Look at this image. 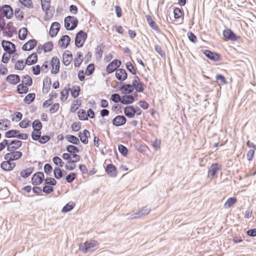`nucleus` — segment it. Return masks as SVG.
<instances>
[{"instance_id":"nucleus-39","label":"nucleus","mask_w":256,"mask_h":256,"mask_svg":"<svg viewBox=\"0 0 256 256\" xmlns=\"http://www.w3.org/2000/svg\"><path fill=\"white\" fill-rule=\"evenodd\" d=\"M126 68L134 76L136 74L137 68L134 66L130 62H128L126 64Z\"/></svg>"},{"instance_id":"nucleus-42","label":"nucleus","mask_w":256,"mask_h":256,"mask_svg":"<svg viewBox=\"0 0 256 256\" xmlns=\"http://www.w3.org/2000/svg\"><path fill=\"white\" fill-rule=\"evenodd\" d=\"M75 206V204L72 202H70L66 204L62 208V212L66 213L72 210Z\"/></svg>"},{"instance_id":"nucleus-31","label":"nucleus","mask_w":256,"mask_h":256,"mask_svg":"<svg viewBox=\"0 0 256 256\" xmlns=\"http://www.w3.org/2000/svg\"><path fill=\"white\" fill-rule=\"evenodd\" d=\"M83 61V54L80 52H76V57L74 59V66L78 68L80 66Z\"/></svg>"},{"instance_id":"nucleus-15","label":"nucleus","mask_w":256,"mask_h":256,"mask_svg":"<svg viewBox=\"0 0 256 256\" xmlns=\"http://www.w3.org/2000/svg\"><path fill=\"white\" fill-rule=\"evenodd\" d=\"M105 171L110 177L115 178L117 176V168L112 164H106L105 168Z\"/></svg>"},{"instance_id":"nucleus-35","label":"nucleus","mask_w":256,"mask_h":256,"mask_svg":"<svg viewBox=\"0 0 256 256\" xmlns=\"http://www.w3.org/2000/svg\"><path fill=\"white\" fill-rule=\"evenodd\" d=\"M216 83L220 86V85L226 84L228 83L226 78L222 74H217L216 76Z\"/></svg>"},{"instance_id":"nucleus-27","label":"nucleus","mask_w":256,"mask_h":256,"mask_svg":"<svg viewBox=\"0 0 256 256\" xmlns=\"http://www.w3.org/2000/svg\"><path fill=\"white\" fill-rule=\"evenodd\" d=\"M52 84L51 79L46 76L43 80V88L44 93H48L50 88Z\"/></svg>"},{"instance_id":"nucleus-60","label":"nucleus","mask_w":256,"mask_h":256,"mask_svg":"<svg viewBox=\"0 0 256 256\" xmlns=\"http://www.w3.org/2000/svg\"><path fill=\"white\" fill-rule=\"evenodd\" d=\"M12 121H14L16 119V122H18L22 120V114L20 112H16L14 114L12 115Z\"/></svg>"},{"instance_id":"nucleus-18","label":"nucleus","mask_w":256,"mask_h":256,"mask_svg":"<svg viewBox=\"0 0 256 256\" xmlns=\"http://www.w3.org/2000/svg\"><path fill=\"white\" fill-rule=\"evenodd\" d=\"M70 42V38L68 35L62 36L58 40V44L63 48H66Z\"/></svg>"},{"instance_id":"nucleus-17","label":"nucleus","mask_w":256,"mask_h":256,"mask_svg":"<svg viewBox=\"0 0 256 256\" xmlns=\"http://www.w3.org/2000/svg\"><path fill=\"white\" fill-rule=\"evenodd\" d=\"M6 80L10 84L16 85L20 82V78L18 74H10L6 77Z\"/></svg>"},{"instance_id":"nucleus-45","label":"nucleus","mask_w":256,"mask_h":256,"mask_svg":"<svg viewBox=\"0 0 256 256\" xmlns=\"http://www.w3.org/2000/svg\"><path fill=\"white\" fill-rule=\"evenodd\" d=\"M66 150L70 154H76L80 152V149L76 146L72 144L68 145L66 146Z\"/></svg>"},{"instance_id":"nucleus-34","label":"nucleus","mask_w":256,"mask_h":256,"mask_svg":"<svg viewBox=\"0 0 256 256\" xmlns=\"http://www.w3.org/2000/svg\"><path fill=\"white\" fill-rule=\"evenodd\" d=\"M54 6H50V8H48V10L45 12L44 20L46 21H48L53 16L54 12Z\"/></svg>"},{"instance_id":"nucleus-14","label":"nucleus","mask_w":256,"mask_h":256,"mask_svg":"<svg viewBox=\"0 0 256 256\" xmlns=\"http://www.w3.org/2000/svg\"><path fill=\"white\" fill-rule=\"evenodd\" d=\"M126 118L123 115H118L112 120V124L116 126H124L126 122Z\"/></svg>"},{"instance_id":"nucleus-36","label":"nucleus","mask_w":256,"mask_h":256,"mask_svg":"<svg viewBox=\"0 0 256 256\" xmlns=\"http://www.w3.org/2000/svg\"><path fill=\"white\" fill-rule=\"evenodd\" d=\"M81 88L79 86L74 85V86L70 90V94L73 98H77L80 92Z\"/></svg>"},{"instance_id":"nucleus-51","label":"nucleus","mask_w":256,"mask_h":256,"mask_svg":"<svg viewBox=\"0 0 256 256\" xmlns=\"http://www.w3.org/2000/svg\"><path fill=\"white\" fill-rule=\"evenodd\" d=\"M26 65L23 60H18L14 65V68L16 70H22L24 68Z\"/></svg>"},{"instance_id":"nucleus-21","label":"nucleus","mask_w":256,"mask_h":256,"mask_svg":"<svg viewBox=\"0 0 256 256\" xmlns=\"http://www.w3.org/2000/svg\"><path fill=\"white\" fill-rule=\"evenodd\" d=\"M38 62V55L35 52L30 54L26 60L25 64L31 66L34 64Z\"/></svg>"},{"instance_id":"nucleus-20","label":"nucleus","mask_w":256,"mask_h":256,"mask_svg":"<svg viewBox=\"0 0 256 256\" xmlns=\"http://www.w3.org/2000/svg\"><path fill=\"white\" fill-rule=\"evenodd\" d=\"M7 29L8 30V32L6 30H5L3 32V34L4 36H6L8 37H12V36L13 34H16V28L13 26V23L11 22H8L7 24Z\"/></svg>"},{"instance_id":"nucleus-6","label":"nucleus","mask_w":256,"mask_h":256,"mask_svg":"<svg viewBox=\"0 0 256 256\" xmlns=\"http://www.w3.org/2000/svg\"><path fill=\"white\" fill-rule=\"evenodd\" d=\"M201 52L210 60L214 62H220L222 60V56L218 52L209 50H202Z\"/></svg>"},{"instance_id":"nucleus-50","label":"nucleus","mask_w":256,"mask_h":256,"mask_svg":"<svg viewBox=\"0 0 256 256\" xmlns=\"http://www.w3.org/2000/svg\"><path fill=\"white\" fill-rule=\"evenodd\" d=\"M53 48L54 44L52 41L46 42L44 45V52H49L52 50Z\"/></svg>"},{"instance_id":"nucleus-19","label":"nucleus","mask_w":256,"mask_h":256,"mask_svg":"<svg viewBox=\"0 0 256 256\" xmlns=\"http://www.w3.org/2000/svg\"><path fill=\"white\" fill-rule=\"evenodd\" d=\"M146 18L148 23V24L156 32L158 33L160 32V30L159 28L158 24L154 20H152V18L150 15H146Z\"/></svg>"},{"instance_id":"nucleus-44","label":"nucleus","mask_w":256,"mask_h":256,"mask_svg":"<svg viewBox=\"0 0 256 256\" xmlns=\"http://www.w3.org/2000/svg\"><path fill=\"white\" fill-rule=\"evenodd\" d=\"M173 12L174 18L176 20L180 18L182 16L184 15L182 9L179 8H175Z\"/></svg>"},{"instance_id":"nucleus-24","label":"nucleus","mask_w":256,"mask_h":256,"mask_svg":"<svg viewBox=\"0 0 256 256\" xmlns=\"http://www.w3.org/2000/svg\"><path fill=\"white\" fill-rule=\"evenodd\" d=\"M10 42L6 40H2V46L4 50L9 55L14 54V50L10 48Z\"/></svg>"},{"instance_id":"nucleus-37","label":"nucleus","mask_w":256,"mask_h":256,"mask_svg":"<svg viewBox=\"0 0 256 256\" xmlns=\"http://www.w3.org/2000/svg\"><path fill=\"white\" fill-rule=\"evenodd\" d=\"M28 86L22 83L19 84L16 86V92L18 94H26L28 92Z\"/></svg>"},{"instance_id":"nucleus-3","label":"nucleus","mask_w":256,"mask_h":256,"mask_svg":"<svg viewBox=\"0 0 256 256\" xmlns=\"http://www.w3.org/2000/svg\"><path fill=\"white\" fill-rule=\"evenodd\" d=\"M78 19L74 16H68L64 19V26L68 30H74L78 25Z\"/></svg>"},{"instance_id":"nucleus-48","label":"nucleus","mask_w":256,"mask_h":256,"mask_svg":"<svg viewBox=\"0 0 256 256\" xmlns=\"http://www.w3.org/2000/svg\"><path fill=\"white\" fill-rule=\"evenodd\" d=\"M22 84L26 86H31L32 84V79L28 75H24L22 76Z\"/></svg>"},{"instance_id":"nucleus-52","label":"nucleus","mask_w":256,"mask_h":256,"mask_svg":"<svg viewBox=\"0 0 256 256\" xmlns=\"http://www.w3.org/2000/svg\"><path fill=\"white\" fill-rule=\"evenodd\" d=\"M78 116L80 120H87L88 118L86 114V112L84 109H80L78 112Z\"/></svg>"},{"instance_id":"nucleus-49","label":"nucleus","mask_w":256,"mask_h":256,"mask_svg":"<svg viewBox=\"0 0 256 256\" xmlns=\"http://www.w3.org/2000/svg\"><path fill=\"white\" fill-rule=\"evenodd\" d=\"M95 70L94 64L93 63L88 64L86 70V74L88 76L92 75Z\"/></svg>"},{"instance_id":"nucleus-16","label":"nucleus","mask_w":256,"mask_h":256,"mask_svg":"<svg viewBox=\"0 0 256 256\" xmlns=\"http://www.w3.org/2000/svg\"><path fill=\"white\" fill-rule=\"evenodd\" d=\"M78 136L82 143L86 144L88 142V138L90 137V132L88 130L84 129L78 133Z\"/></svg>"},{"instance_id":"nucleus-33","label":"nucleus","mask_w":256,"mask_h":256,"mask_svg":"<svg viewBox=\"0 0 256 256\" xmlns=\"http://www.w3.org/2000/svg\"><path fill=\"white\" fill-rule=\"evenodd\" d=\"M34 170V167H29L26 169L22 170L20 172V176L24 178H27L32 174Z\"/></svg>"},{"instance_id":"nucleus-22","label":"nucleus","mask_w":256,"mask_h":256,"mask_svg":"<svg viewBox=\"0 0 256 256\" xmlns=\"http://www.w3.org/2000/svg\"><path fill=\"white\" fill-rule=\"evenodd\" d=\"M16 166V163L13 162L4 161L0 164V168L5 171H10Z\"/></svg>"},{"instance_id":"nucleus-38","label":"nucleus","mask_w":256,"mask_h":256,"mask_svg":"<svg viewBox=\"0 0 256 256\" xmlns=\"http://www.w3.org/2000/svg\"><path fill=\"white\" fill-rule=\"evenodd\" d=\"M35 98V93H29L25 96L23 101L26 104H30L34 101Z\"/></svg>"},{"instance_id":"nucleus-64","label":"nucleus","mask_w":256,"mask_h":256,"mask_svg":"<svg viewBox=\"0 0 256 256\" xmlns=\"http://www.w3.org/2000/svg\"><path fill=\"white\" fill-rule=\"evenodd\" d=\"M12 161L18 160L22 156V153L20 151H14L12 152Z\"/></svg>"},{"instance_id":"nucleus-10","label":"nucleus","mask_w":256,"mask_h":256,"mask_svg":"<svg viewBox=\"0 0 256 256\" xmlns=\"http://www.w3.org/2000/svg\"><path fill=\"white\" fill-rule=\"evenodd\" d=\"M222 166L218 163L212 164L210 166L208 172V177L212 179L216 174L217 172L221 170Z\"/></svg>"},{"instance_id":"nucleus-1","label":"nucleus","mask_w":256,"mask_h":256,"mask_svg":"<svg viewBox=\"0 0 256 256\" xmlns=\"http://www.w3.org/2000/svg\"><path fill=\"white\" fill-rule=\"evenodd\" d=\"M79 250L83 254L88 252H93L99 248L98 242L94 240H86L84 242H81L78 245Z\"/></svg>"},{"instance_id":"nucleus-8","label":"nucleus","mask_w":256,"mask_h":256,"mask_svg":"<svg viewBox=\"0 0 256 256\" xmlns=\"http://www.w3.org/2000/svg\"><path fill=\"white\" fill-rule=\"evenodd\" d=\"M131 85L134 90H136V92H142L144 90V84L140 82V78L138 76H134Z\"/></svg>"},{"instance_id":"nucleus-63","label":"nucleus","mask_w":256,"mask_h":256,"mask_svg":"<svg viewBox=\"0 0 256 256\" xmlns=\"http://www.w3.org/2000/svg\"><path fill=\"white\" fill-rule=\"evenodd\" d=\"M71 128L72 131L77 132L81 128V123L79 122H74L72 124Z\"/></svg>"},{"instance_id":"nucleus-59","label":"nucleus","mask_w":256,"mask_h":256,"mask_svg":"<svg viewBox=\"0 0 256 256\" xmlns=\"http://www.w3.org/2000/svg\"><path fill=\"white\" fill-rule=\"evenodd\" d=\"M76 174L74 172H70L66 177V182L68 183H72L75 180Z\"/></svg>"},{"instance_id":"nucleus-30","label":"nucleus","mask_w":256,"mask_h":256,"mask_svg":"<svg viewBox=\"0 0 256 256\" xmlns=\"http://www.w3.org/2000/svg\"><path fill=\"white\" fill-rule=\"evenodd\" d=\"M68 142L75 145L80 144V140L75 136L72 134H66L65 136Z\"/></svg>"},{"instance_id":"nucleus-47","label":"nucleus","mask_w":256,"mask_h":256,"mask_svg":"<svg viewBox=\"0 0 256 256\" xmlns=\"http://www.w3.org/2000/svg\"><path fill=\"white\" fill-rule=\"evenodd\" d=\"M60 100L64 102L66 100L69 95V90L67 88H64L60 92Z\"/></svg>"},{"instance_id":"nucleus-28","label":"nucleus","mask_w":256,"mask_h":256,"mask_svg":"<svg viewBox=\"0 0 256 256\" xmlns=\"http://www.w3.org/2000/svg\"><path fill=\"white\" fill-rule=\"evenodd\" d=\"M105 48V45L103 43L98 45L96 48V60H100L104 52V48Z\"/></svg>"},{"instance_id":"nucleus-13","label":"nucleus","mask_w":256,"mask_h":256,"mask_svg":"<svg viewBox=\"0 0 256 256\" xmlns=\"http://www.w3.org/2000/svg\"><path fill=\"white\" fill-rule=\"evenodd\" d=\"M128 73L124 68H118L116 70L115 76L120 82H122L128 78Z\"/></svg>"},{"instance_id":"nucleus-55","label":"nucleus","mask_w":256,"mask_h":256,"mask_svg":"<svg viewBox=\"0 0 256 256\" xmlns=\"http://www.w3.org/2000/svg\"><path fill=\"white\" fill-rule=\"evenodd\" d=\"M14 15L17 19L22 20L24 18V13L20 8H16L14 10Z\"/></svg>"},{"instance_id":"nucleus-41","label":"nucleus","mask_w":256,"mask_h":256,"mask_svg":"<svg viewBox=\"0 0 256 256\" xmlns=\"http://www.w3.org/2000/svg\"><path fill=\"white\" fill-rule=\"evenodd\" d=\"M54 135L53 133H50V135H40L39 140H38L40 144H45L50 140V136Z\"/></svg>"},{"instance_id":"nucleus-12","label":"nucleus","mask_w":256,"mask_h":256,"mask_svg":"<svg viewBox=\"0 0 256 256\" xmlns=\"http://www.w3.org/2000/svg\"><path fill=\"white\" fill-rule=\"evenodd\" d=\"M60 28V24L58 22H53L50 27L49 35L51 38L56 37Z\"/></svg>"},{"instance_id":"nucleus-25","label":"nucleus","mask_w":256,"mask_h":256,"mask_svg":"<svg viewBox=\"0 0 256 256\" xmlns=\"http://www.w3.org/2000/svg\"><path fill=\"white\" fill-rule=\"evenodd\" d=\"M134 96L132 95L129 94H124L122 96L121 104H132L134 102Z\"/></svg>"},{"instance_id":"nucleus-46","label":"nucleus","mask_w":256,"mask_h":256,"mask_svg":"<svg viewBox=\"0 0 256 256\" xmlns=\"http://www.w3.org/2000/svg\"><path fill=\"white\" fill-rule=\"evenodd\" d=\"M41 134V130H33L31 134L32 138L35 141L39 140V138Z\"/></svg>"},{"instance_id":"nucleus-32","label":"nucleus","mask_w":256,"mask_h":256,"mask_svg":"<svg viewBox=\"0 0 256 256\" xmlns=\"http://www.w3.org/2000/svg\"><path fill=\"white\" fill-rule=\"evenodd\" d=\"M82 104V100L80 98H78L76 100H74L70 108V112H74L78 108V106H80Z\"/></svg>"},{"instance_id":"nucleus-54","label":"nucleus","mask_w":256,"mask_h":256,"mask_svg":"<svg viewBox=\"0 0 256 256\" xmlns=\"http://www.w3.org/2000/svg\"><path fill=\"white\" fill-rule=\"evenodd\" d=\"M56 180L53 178L48 177L46 179H44V184L46 185H50L52 187L53 186H56Z\"/></svg>"},{"instance_id":"nucleus-2","label":"nucleus","mask_w":256,"mask_h":256,"mask_svg":"<svg viewBox=\"0 0 256 256\" xmlns=\"http://www.w3.org/2000/svg\"><path fill=\"white\" fill-rule=\"evenodd\" d=\"M223 40L225 42H238L241 40L240 36L236 35L230 28H226L222 32Z\"/></svg>"},{"instance_id":"nucleus-62","label":"nucleus","mask_w":256,"mask_h":256,"mask_svg":"<svg viewBox=\"0 0 256 256\" xmlns=\"http://www.w3.org/2000/svg\"><path fill=\"white\" fill-rule=\"evenodd\" d=\"M52 161L56 165L59 166L60 167H62L64 164V162L62 160L57 156L53 157Z\"/></svg>"},{"instance_id":"nucleus-29","label":"nucleus","mask_w":256,"mask_h":256,"mask_svg":"<svg viewBox=\"0 0 256 256\" xmlns=\"http://www.w3.org/2000/svg\"><path fill=\"white\" fill-rule=\"evenodd\" d=\"M66 174V172L62 170L58 167H56L54 170V175L56 178L58 180L60 179Z\"/></svg>"},{"instance_id":"nucleus-61","label":"nucleus","mask_w":256,"mask_h":256,"mask_svg":"<svg viewBox=\"0 0 256 256\" xmlns=\"http://www.w3.org/2000/svg\"><path fill=\"white\" fill-rule=\"evenodd\" d=\"M18 125L20 128H25L30 126V121L26 118H25L21 121L19 123Z\"/></svg>"},{"instance_id":"nucleus-40","label":"nucleus","mask_w":256,"mask_h":256,"mask_svg":"<svg viewBox=\"0 0 256 256\" xmlns=\"http://www.w3.org/2000/svg\"><path fill=\"white\" fill-rule=\"evenodd\" d=\"M28 30L26 28H21L18 32V38L21 40H24L27 36Z\"/></svg>"},{"instance_id":"nucleus-58","label":"nucleus","mask_w":256,"mask_h":256,"mask_svg":"<svg viewBox=\"0 0 256 256\" xmlns=\"http://www.w3.org/2000/svg\"><path fill=\"white\" fill-rule=\"evenodd\" d=\"M110 100L114 102L115 103H117L118 102L121 103L122 102V97L120 96L118 94H114L111 95Z\"/></svg>"},{"instance_id":"nucleus-56","label":"nucleus","mask_w":256,"mask_h":256,"mask_svg":"<svg viewBox=\"0 0 256 256\" xmlns=\"http://www.w3.org/2000/svg\"><path fill=\"white\" fill-rule=\"evenodd\" d=\"M33 130H41L42 128V124L39 120H36L32 122Z\"/></svg>"},{"instance_id":"nucleus-43","label":"nucleus","mask_w":256,"mask_h":256,"mask_svg":"<svg viewBox=\"0 0 256 256\" xmlns=\"http://www.w3.org/2000/svg\"><path fill=\"white\" fill-rule=\"evenodd\" d=\"M236 202L237 198L236 197H230L227 200L224 204V207L225 208H230Z\"/></svg>"},{"instance_id":"nucleus-26","label":"nucleus","mask_w":256,"mask_h":256,"mask_svg":"<svg viewBox=\"0 0 256 256\" xmlns=\"http://www.w3.org/2000/svg\"><path fill=\"white\" fill-rule=\"evenodd\" d=\"M134 108L133 106H126L124 110V112L126 116L128 118H132L134 116Z\"/></svg>"},{"instance_id":"nucleus-23","label":"nucleus","mask_w":256,"mask_h":256,"mask_svg":"<svg viewBox=\"0 0 256 256\" xmlns=\"http://www.w3.org/2000/svg\"><path fill=\"white\" fill-rule=\"evenodd\" d=\"M72 60V54L69 50H66L62 55V62L66 66H68Z\"/></svg>"},{"instance_id":"nucleus-5","label":"nucleus","mask_w":256,"mask_h":256,"mask_svg":"<svg viewBox=\"0 0 256 256\" xmlns=\"http://www.w3.org/2000/svg\"><path fill=\"white\" fill-rule=\"evenodd\" d=\"M88 38L87 34L82 30L78 32L76 34L75 45L78 48H82Z\"/></svg>"},{"instance_id":"nucleus-7","label":"nucleus","mask_w":256,"mask_h":256,"mask_svg":"<svg viewBox=\"0 0 256 256\" xmlns=\"http://www.w3.org/2000/svg\"><path fill=\"white\" fill-rule=\"evenodd\" d=\"M44 180V175L42 172L34 173L32 177V184L34 186H38L42 183Z\"/></svg>"},{"instance_id":"nucleus-11","label":"nucleus","mask_w":256,"mask_h":256,"mask_svg":"<svg viewBox=\"0 0 256 256\" xmlns=\"http://www.w3.org/2000/svg\"><path fill=\"white\" fill-rule=\"evenodd\" d=\"M120 86L118 90L120 91L123 94H130L134 92V88L130 84H126L124 82H119Z\"/></svg>"},{"instance_id":"nucleus-9","label":"nucleus","mask_w":256,"mask_h":256,"mask_svg":"<svg viewBox=\"0 0 256 256\" xmlns=\"http://www.w3.org/2000/svg\"><path fill=\"white\" fill-rule=\"evenodd\" d=\"M0 14H3L7 19H10L14 15V10L8 4H4L0 8Z\"/></svg>"},{"instance_id":"nucleus-53","label":"nucleus","mask_w":256,"mask_h":256,"mask_svg":"<svg viewBox=\"0 0 256 256\" xmlns=\"http://www.w3.org/2000/svg\"><path fill=\"white\" fill-rule=\"evenodd\" d=\"M118 150L120 153L124 156H126L128 153V150L126 146L122 144H118Z\"/></svg>"},{"instance_id":"nucleus-4","label":"nucleus","mask_w":256,"mask_h":256,"mask_svg":"<svg viewBox=\"0 0 256 256\" xmlns=\"http://www.w3.org/2000/svg\"><path fill=\"white\" fill-rule=\"evenodd\" d=\"M28 134H22L18 130H10L5 132V137L8 138H16L18 139L26 140L28 138Z\"/></svg>"},{"instance_id":"nucleus-57","label":"nucleus","mask_w":256,"mask_h":256,"mask_svg":"<svg viewBox=\"0 0 256 256\" xmlns=\"http://www.w3.org/2000/svg\"><path fill=\"white\" fill-rule=\"evenodd\" d=\"M19 2L20 3L24 6L28 8H32L33 4L32 0H18Z\"/></svg>"}]
</instances>
